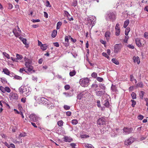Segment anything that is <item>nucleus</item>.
Returning <instances> with one entry per match:
<instances>
[{"mask_svg":"<svg viewBox=\"0 0 148 148\" xmlns=\"http://www.w3.org/2000/svg\"><path fill=\"white\" fill-rule=\"evenodd\" d=\"M34 98L36 100L38 101L39 103L45 105L49 109H51L54 107V106L52 103L44 98L40 97L37 99V97H35Z\"/></svg>","mask_w":148,"mask_h":148,"instance_id":"f257e3e1","label":"nucleus"},{"mask_svg":"<svg viewBox=\"0 0 148 148\" xmlns=\"http://www.w3.org/2000/svg\"><path fill=\"white\" fill-rule=\"evenodd\" d=\"M20 93L25 96H27L30 94L29 88L24 86H21L18 89Z\"/></svg>","mask_w":148,"mask_h":148,"instance_id":"f03ea898","label":"nucleus"},{"mask_svg":"<svg viewBox=\"0 0 148 148\" xmlns=\"http://www.w3.org/2000/svg\"><path fill=\"white\" fill-rule=\"evenodd\" d=\"M89 79L88 78H82L79 80V84L83 87H85L89 84Z\"/></svg>","mask_w":148,"mask_h":148,"instance_id":"7ed1b4c3","label":"nucleus"},{"mask_svg":"<svg viewBox=\"0 0 148 148\" xmlns=\"http://www.w3.org/2000/svg\"><path fill=\"white\" fill-rule=\"evenodd\" d=\"M96 20V17L94 16H92L87 18V24L89 25H91L92 27L95 24Z\"/></svg>","mask_w":148,"mask_h":148,"instance_id":"20e7f679","label":"nucleus"},{"mask_svg":"<svg viewBox=\"0 0 148 148\" xmlns=\"http://www.w3.org/2000/svg\"><path fill=\"white\" fill-rule=\"evenodd\" d=\"M29 118L31 121L34 122L38 121L41 119L40 117L38 115L34 114H30L29 116Z\"/></svg>","mask_w":148,"mask_h":148,"instance_id":"39448f33","label":"nucleus"},{"mask_svg":"<svg viewBox=\"0 0 148 148\" xmlns=\"http://www.w3.org/2000/svg\"><path fill=\"white\" fill-rule=\"evenodd\" d=\"M9 98L12 100H17L18 99V95L16 93L12 92L10 94Z\"/></svg>","mask_w":148,"mask_h":148,"instance_id":"423d86ee","label":"nucleus"},{"mask_svg":"<svg viewBox=\"0 0 148 148\" xmlns=\"http://www.w3.org/2000/svg\"><path fill=\"white\" fill-rule=\"evenodd\" d=\"M114 52L117 53L119 52L122 48V45L121 44H116L114 46Z\"/></svg>","mask_w":148,"mask_h":148,"instance_id":"0eeeda50","label":"nucleus"},{"mask_svg":"<svg viewBox=\"0 0 148 148\" xmlns=\"http://www.w3.org/2000/svg\"><path fill=\"white\" fill-rule=\"evenodd\" d=\"M135 139L133 137L130 138L126 139L124 142L125 144L127 145H131L134 141Z\"/></svg>","mask_w":148,"mask_h":148,"instance_id":"6e6552de","label":"nucleus"},{"mask_svg":"<svg viewBox=\"0 0 148 148\" xmlns=\"http://www.w3.org/2000/svg\"><path fill=\"white\" fill-rule=\"evenodd\" d=\"M13 32L15 36L17 37L20 36L21 34V31L18 27L17 26V27H16L15 29H13Z\"/></svg>","mask_w":148,"mask_h":148,"instance_id":"1a4fd4ad","label":"nucleus"},{"mask_svg":"<svg viewBox=\"0 0 148 148\" xmlns=\"http://www.w3.org/2000/svg\"><path fill=\"white\" fill-rule=\"evenodd\" d=\"M24 61L25 62V64L26 67H28L32 66V60L29 59L25 58H24Z\"/></svg>","mask_w":148,"mask_h":148,"instance_id":"9d476101","label":"nucleus"},{"mask_svg":"<svg viewBox=\"0 0 148 148\" xmlns=\"http://www.w3.org/2000/svg\"><path fill=\"white\" fill-rule=\"evenodd\" d=\"M0 90L3 93H5L6 92L10 93L11 91L9 87L7 86L4 87L2 86H0Z\"/></svg>","mask_w":148,"mask_h":148,"instance_id":"9b49d317","label":"nucleus"},{"mask_svg":"<svg viewBox=\"0 0 148 148\" xmlns=\"http://www.w3.org/2000/svg\"><path fill=\"white\" fill-rule=\"evenodd\" d=\"M108 16L109 19L112 21H114L116 19V15L115 12H110L108 14Z\"/></svg>","mask_w":148,"mask_h":148,"instance_id":"f8f14e48","label":"nucleus"},{"mask_svg":"<svg viewBox=\"0 0 148 148\" xmlns=\"http://www.w3.org/2000/svg\"><path fill=\"white\" fill-rule=\"evenodd\" d=\"M119 26V24L118 23L116 24L115 27V35L116 36H118L120 34V30Z\"/></svg>","mask_w":148,"mask_h":148,"instance_id":"ddd939ff","label":"nucleus"},{"mask_svg":"<svg viewBox=\"0 0 148 148\" xmlns=\"http://www.w3.org/2000/svg\"><path fill=\"white\" fill-rule=\"evenodd\" d=\"M98 90L99 89H98L97 88L95 89V91H96V94L98 96H101L105 92V90L98 91Z\"/></svg>","mask_w":148,"mask_h":148,"instance_id":"4468645a","label":"nucleus"},{"mask_svg":"<svg viewBox=\"0 0 148 148\" xmlns=\"http://www.w3.org/2000/svg\"><path fill=\"white\" fill-rule=\"evenodd\" d=\"M105 119L103 118H100L98 120L97 123L100 125H103L105 123Z\"/></svg>","mask_w":148,"mask_h":148,"instance_id":"2eb2a0df","label":"nucleus"},{"mask_svg":"<svg viewBox=\"0 0 148 148\" xmlns=\"http://www.w3.org/2000/svg\"><path fill=\"white\" fill-rule=\"evenodd\" d=\"M124 132L126 134H128L131 133L133 131L132 128H128L126 127H124L123 129Z\"/></svg>","mask_w":148,"mask_h":148,"instance_id":"dca6fc26","label":"nucleus"},{"mask_svg":"<svg viewBox=\"0 0 148 148\" xmlns=\"http://www.w3.org/2000/svg\"><path fill=\"white\" fill-rule=\"evenodd\" d=\"M27 68V73L28 74H30L35 72L33 70V67L32 66Z\"/></svg>","mask_w":148,"mask_h":148,"instance_id":"f3484780","label":"nucleus"},{"mask_svg":"<svg viewBox=\"0 0 148 148\" xmlns=\"http://www.w3.org/2000/svg\"><path fill=\"white\" fill-rule=\"evenodd\" d=\"M88 94V93L86 92H83L77 96V99L79 100L81 99L82 97H85V96H84V95H87Z\"/></svg>","mask_w":148,"mask_h":148,"instance_id":"a211bd4d","label":"nucleus"},{"mask_svg":"<svg viewBox=\"0 0 148 148\" xmlns=\"http://www.w3.org/2000/svg\"><path fill=\"white\" fill-rule=\"evenodd\" d=\"M111 33L109 31H107L105 33V36L107 41H108L110 38Z\"/></svg>","mask_w":148,"mask_h":148,"instance_id":"6ab92c4d","label":"nucleus"},{"mask_svg":"<svg viewBox=\"0 0 148 148\" xmlns=\"http://www.w3.org/2000/svg\"><path fill=\"white\" fill-rule=\"evenodd\" d=\"M133 59L134 62H136L138 64H139L140 62V59L138 57L134 56L133 58Z\"/></svg>","mask_w":148,"mask_h":148,"instance_id":"aec40b11","label":"nucleus"},{"mask_svg":"<svg viewBox=\"0 0 148 148\" xmlns=\"http://www.w3.org/2000/svg\"><path fill=\"white\" fill-rule=\"evenodd\" d=\"M136 43L138 47H141L142 46V44L141 43L140 39L136 38L135 40Z\"/></svg>","mask_w":148,"mask_h":148,"instance_id":"412c9836","label":"nucleus"},{"mask_svg":"<svg viewBox=\"0 0 148 148\" xmlns=\"http://www.w3.org/2000/svg\"><path fill=\"white\" fill-rule=\"evenodd\" d=\"M3 72H4V73L5 74L7 75L10 76V74H11L10 73L9 70L6 68L4 69H3Z\"/></svg>","mask_w":148,"mask_h":148,"instance_id":"4be33fe9","label":"nucleus"},{"mask_svg":"<svg viewBox=\"0 0 148 148\" xmlns=\"http://www.w3.org/2000/svg\"><path fill=\"white\" fill-rule=\"evenodd\" d=\"M40 48L42 50L44 51L47 49V46L46 44H42L40 46Z\"/></svg>","mask_w":148,"mask_h":148,"instance_id":"5701e85b","label":"nucleus"},{"mask_svg":"<svg viewBox=\"0 0 148 148\" xmlns=\"http://www.w3.org/2000/svg\"><path fill=\"white\" fill-rule=\"evenodd\" d=\"M84 146L87 148H94L92 145L90 144L85 143L84 145Z\"/></svg>","mask_w":148,"mask_h":148,"instance_id":"b1692460","label":"nucleus"},{"mask_svg":"<svg viewBox=\"0 0 148 148\" xmlns=\"http://www.w3.org/2000/svg\"><path fill=\"white\" fill-rule=\"evenodd\" d=\"M64 141L66 142H70L72 141V139L68 137H65L64 138Z\"/></svg>","mask_w":148,"mask_h":148,"instance_id":"393cba45","label":"nucleus"},{"mask_svg":"<svg viewBox=\"0 0 148 148\" xmlns=\"http://www.w3.org/2000/svg\"><path fill=\"white\" fill-rule=\"evenodd\" d=\"M129 23V21L128 20H127L124 23L123 27L126 28Z\"/></svg>","mask_w":148,"mask_h":148,"instance_id":"a878e982","label":"nucleus"},{"mask_svg":"<svg viewBox=\"0 0 148 148\" xmlns=\"http://www.w3.org/2000/svg\"><path fill=\"white\" fill-rule=\"evenodd\" d=\"M57 34V30H54L51 36L52 37L54 38L56 36Z\"/></svg>","mask_w":148,"mask_h":148,"instance_id":"bb28decb","label":"nucleus"},{"mask_svg":"<svg viewBox=\"0 0 148 148\" xmlns=\"http://www.w3.org/2000/svg\"><path fill=\"white\" fill-rule=\"evenodd\" d=\"M62 23L61 22L59 21L57 23V24L56 29H59L60 28V26L62 25Z\"/></svg>","mask_w":148,"mask_h":148,"instance_id":"cd10ccee","label":"nucleus"},{"mask_svg":"<svg viewBox=\"0 0 148 148\" xmlns=\"http://www.w3.org/2000/svg\"><path fill=\"white\" fill-rule=\"evenodd\" d=\"M112 61L113 63H114L116 65H118L119 64L118 61L115 58H112Z\"/></svg>","mask_w":148,"mask_h":148,"instance_id":"c85d7f7f","label":"nucleus"},{"mask_svg":"<svg viewBox=\"0 0 148 148\" xmlns=\"http://www.w3.org/2000/svg\"><path fill=\"white\" fill-rule=\"evenodd\" d=\"M75 74L76 72L75 70H73L70 72L69 75L71 76H73L75 75Z\"/></svg>","mask_w":148,"mask_h":148,"instance_id":"c756f323","label":"nucleus"},{"mask_svg":"<svg viewBox=\"0 0 148 148\" xmlns=\"http://www.w3.org/2000/svg\"><path fill=\"white\" fill-rule=\"evenodd\" d=\"M16 59L17 60H21L22 59L23 57L21 55H20L19 54H17L16 55Z\"/></svg>","mask_w":148,"mask_h":148,"instance_id":"7c9ffc66","label":"nucleus"},{"mask_svg":"<svg viewBox=\"0 0 148 148\" xmlns=\"http://www.w3.org/2000/svg\"><path fill=\"white\" fill-rule=\"evenodd\" d=\"M130 31V29L129 27L127 28L125 30V34L126 36H127L129 33V32Z\"/></svg>","mask_w":148,"mask_h":148,"instance_id":"2f4dec72","label":"nucleus"},{"mask_svg":"<svg viewBox=\"0 0 148 148\" xmlns=\"http://www.w3.org/2000/svg\"><path fill=\"white\" fill-rule=\"evenodd\" d=\"M63 121L62 120H60L58 121L57 124L59 126H61L63 125Z\"/></svg>","mask_w":148,"mask_h":148,"instance_id":"473e14b6","label":"nucleus"},{"mask_svg":"<svg viewBox=\"0 0 148 148\" xmlns=\"http://www.w3.org/2000/svg\"><path fill=\"white\" fill-rule=\"evenodd\" d=\"M99 87L100 88L102 89L103 90H105L106 89V87L104 84H100L99 85Z\"/></svg>","mask_w":148,"mask_h":148,"instance_id":"72a5a7b5","label":"nucleus"},{"mask_svg":"<svg viewBox=\"0 0 148 148\" xmlns=\"http://www.w3.org/2000/svg\"><path fill=\"white\" fill-rule=\"evenodd\" d=\"M71 123L73 125H76L78 123V121L76 119H73L72 120Z\"/></svg>","mask_w":148,"mask_h":148,"instance_id":"f704fd0d","label":"nucleus"},{"mask_svg":"<svg viewBox=\"0 0 148 148\" xmlns=\"http://www.w3.org/2000/svg\"><path fill=\"white\" fill-rule=\"evenodd\" d=\"M131 95L133 99H136V95L134 92H132L131 94Z\"/></svg>","mask_w":148,"mask_h":148,"instance_id":"c9c22d12","label":"nucleus"},{"mask_svg":"<svg viewBox=\"0 0 148 148\" xmlns=\"http://www.w3.org/2000/svg\"><path fill=\"white\" fill-rule=\"evenodd\" d=\"M109 103L108 100H106L105 101V103L104 105L105 106L107 107H108L109 106Z\"/></svg>","mask_w":148,"mask_h":148,"instance_id":"e433bc0d","label":"nucleus"},{"mask_svg":"<svg viewBox=\"0 0 148 148\" xmlns=\"http://www.w3.org/2000/svg\"><path fill=\"white\" fill-rule=\"evenodd\" d=\"M144 95V92L143 91H141L139 93V96L140 98L143 99V97Z\"/></svg>","mask_w":148,"mask_h":148,"instance_id":"4c0bfd02","label":"nucleus"},{"mask_svg":"<svg viewBox=\"0 0 148 148\" xmlns=\"http://www.w3.org/2000/svg\"><path fill=\"white\" fill-rule=\"evenodd\" d=\"M0 79H1V82L5 84V83H7V81H6V79L5 78L3 77V78H0Z\"/></svg>","mask_w":148,"mask_h":148,"instance_id":"58836bf2","label":"nucleus"},{"mask_svg":"<svg viewBox=\"0 0 148 148\" xmlns=\"http://www.w3.org/2000/svg\"><path fill=\"white\" fill-rule=\"evenodd\" d=\"M102 55L107 58V59L109 58V56L106 53L103 52L102 53Z\"/></svg>","mask_w":148,"mask_h":148,"instance_id":"ea45409f","label":"nucleus"},{"mask_svg":"<svg viewBox=\"0 0 148 148\" xmlns=\"http://www.w3.org/2000/svg\"><path fill=\"white\" fill-rule=\"evenodd\" d=\"M3 54L4 56L8 59L10 58V56L7 53L5 52H3Z\"/></svg>","mask_w":148,"mask_h":148,"instance_id":"a19ab883","label":"nucleus"},{"mask_svg":"<svg viewBox=\"0 0 148 148\" xmlns=\"http://www.w3.org/2000/svg\"><path fill=\"white\" fill-rule=\"evenodd\" d=\"M81 138H85L89 137L88 135L86 134L81 135L80 136Z\"/></svg>","mask_w":148,"mask_h":148,"instance_id":"79ce46f5","label":"nucleus"},{"mask_svg":"<svg viewBox=\"0 0 148 148\" xmlns=\"http://www.w3.org/2000/svg\"><path fill=\"white\" fill-rule=\"evenodd\" d=\"M97 80L99 82H102L103 81V79L100 77H97Z\"/></svg>","mask_w":148,"mask_h":148,"instance_id":"37998d69","label":"nucleus"},{"mask_svg":"<svg viewBox=\"0 0 148 148\" xmlns=\"http://www.w3.org/2000/svg\"><path fill=\"white\" fill-rule=\"evenodd\" d=\"M111 89L114 92L116 91V90L115 86L113 85H112L111 87Z\"/></svg>","mask_w":148,"mask_h":148,"instance_id":"c03bdc74","label":"nucleus"},{"mask_svg":"<svg viewBox=\"0 0 148 148\" xmlns=\"http://www.w3.org/2000/svg\"><path fill=\"white\" fill-rule=\"evenodd\" d=\"M38 79V78L37 77L33 76L32 77V80L34 82H37Z\"/></svg>","mask_w":148,"mask_h":148,"instance_id":"a18cd8bd","label":"nucleus"},{"mask_svg":"<svg viewBox=\"0 0 148 148\" xmlns=\"http://www.w3.org/2000/svg\"><path fill=\"white\" fill-rule=\"evenodd\" d=\"M77 4V1L76 0H75L73 1V2L72 3V5L74 6V7L76 6Z\"/></svg>","mask_w":148,"mask_h":148,"instance_id":"49530a36","label":"nucleus"},{"mask_svg":"<svg viewBox=\"0 0 148 148\" xmlns=\"http://www.w3.org/2000/svg\"><path fill=\"white\" fill-rule=\"evenodd\" d=\"M97 74L95 72L91 74V76L92 77L95 78L97 77Z\"/></svg>","mask_w":148,"mask_h":148,"instance_id":"de8ad7c7","label":"nucleus"},{"mask_svg":"<svg viewBox=\"0 0 148 148\" xmlns=\"http://www.w3.org/2000/svg\"><path fill=\"white\" fill-rule=\"evenodd\" d=\"M131 101L132 103V106L133 107H134L135 105L136 104V102L133 100H132Z\"/></svg>","mask_w":148,"mask_h":148,"instance_id":"09e8293b","label":"nucleus"},{"mask_svg":"<svg viewBox=\"0 0 148 148\" xmlns=\"http://www.w3.org/2000/svg\"><path fill=\"white\" fill-rule=\"evenodd\" d=\"M64 14L66 16H67V17H68V16H70V15L69 13L68 12L66 11H64Z\"/></svg>","mask_w":148,"mask_h":148,"instance_id":"8fccbe9b","label":"nucleus"},{"mask_svg":"<svg viewBox=\"0 0 148 148\" xmlns=\"http://www.w3.org/2000/svg\"><path fill=\"white\" fill-rule=\"evenodd\" d=\"M64 108L66 110H69L70 108V107L67 105H64Z\"/></svg>","mask_w":148,"mask_h":148,"instance_id":"3c124183","label":"nucleus"},{"mask_svg":"<svg viewBox=\"0 0 148 148\" xmlns=\"http://www.w3.org/2000/svg\"><path fill=\"white\" fill-rule=\"evenodd\" d=\"M137 86H138L139 87H142L143 86V83L142 82H140V83H138L137 84Z\"/></svg>","mask_w":148,"mask_h":148,"instance_id":"603ef678","label":"nucleus"},{"mask_svg":"<svg viewBox=\"0 0 148 148\" xmlns=\"http://www.w3.org/2000/svg\"><path fill=\"white\" fill-rule=\"evenodd\" d=\"M26 136V134L25 133H21L19 135V136L20 137H24Z\"/></svg>","mask_w":148,"mask_h":148,"instance_id":"864d4df0","label":"nucleus"},{"mask_svg":"<svg viewBox=\"0 0 148 148\" xmlns=\"http://www.w3.org/2000/svg\"><path fill=\"white\" fill-rule=\"evenodd\" d=\"M70 88V86L69 85H66L64 86V88L66 90H69Z\"/></svg>","mask_w":148,"mask_h":148,"instance_id":"5fc2aeb1","label":"nucleus"},{"mask_svg":"<svg viewBox=\"0 0 148 148\" xmlns=\"http://www.w3.org/2000/svg\"><path fill=\"white\" fill-rule=\"evenodd\" d=\"M144 36L145 38H148V32H145L144 34Z\"/></svg>","mask_w":148,"mask_h":148,"instance_id":"6e6d98bb","label":"nucleus"},{"mask_svg":"<svg viewBox=\"0 0 148 148\" xmlns=\"http://www.w3.org/2000/svg\"><path fill=\"white\" fill-rule=\"evenodd\" d=\"M143 116L142 115H139L138 116V119L140 120H142L143 118Z\"/></svg>","mask_w":148,"mask_h":148,"instance_id":"4d7b16f0","label":"nucleus"},{"mask_svg":"<svg viewBox=\"0 0 148 148\" xmlns=\"http://www.w3.org/2000/svg\"><path fill=\"white\" fill-rule=\"evenodd\" d=\"M46 6L48 7H51V5H50V3L48 1H47L46 2Z\"/></svg>","mask_w":148,"mask_h":148,"instance_id":"13d9d810","label":"nucleus"},{"mask_svg":"<svg viewBox=\"0 0 148 148\" xmlns=\"http://www.w3.org/2000/svg\"><path fill=\"white\" fill-rule=\"evenodd\" d=\"M18 107L19 109L20 110H22V108L20 104H19L18 105Z\"/></svg>","mask_w":148,"mask_h":148,"instance_id":"bf43d9fd","label":"nucleus"},{"mask_svg":"<svg viewBox=\"0 0 148 148\" xmlns=\"http://www.w3.org/2000/svg\"><path fill=\"white\" fill-rule=\"evenodd\" d=\"M53 44L54 46L57 47H58L59 46V43L57 42H54L53 43Z\"/></svg>","mask_w":148,"mask_h":148,"instance_id":"052dcab7","label":"nucleus"},{"mask_svg":"<svg viewBox=\"0 0 148 148\" xmlns=\"http://www.w3.org/2000/svg\"><path fill=\"white\" fill-rule=\"evenodd\" d=\"M14 112L15 113L17 114H20V113L21 112V111H20V112L18 111L16 109H14Z\"/></svg>","mask_w":148,"mask_h":148,"instance_id":"680f3d73","label":"nucleus"},{"mask_svg":"<svg viewBox=\"0 0 148 148\" xmlns=\"http://www.w3.org/2000/svg\"><path fill=\"white\" fill-rule=\"evenodd\" d=\"M40 21V20L39 19H33L32 20V22L33 23H35V22H39Z\"/></svg>","mask_w":148,"mask_h":148,"instance_id":"e2e57ef3","label":"nucleus"},{"mask_svg":"<svg viewBox=\"0 0 148 148\" xmlns=\"http://www.w3.org/2000/svg\"><path fill=\"white\" fill-rule=\"evenodd\" d=\"M98 86V85L96 84H93L92 86V87H93L95 88H97Z\"/></svg>","mask_w":148,"mask_h":148,"instance_id":"0e129e2a","label":"nucleus"},{"mask_svg":"<svg viewBox=\"0 0 148 148\" xmlns=\"http://www.w3.org/2000/svg\"><path fill=\"white\" fill-rule=\"evenodd\" d=\"M44 16L46 18H47L48 17V15L47 13L45 12H44Z\"/></svg>","mask_w":148,"mask_h":148,"instance_id":"69168bd1","label":"nucleus"},{"mask_svg":"<svg viewBox=\"0 0 148 148\" xmlns=\"http://www.w3.org/2000/svg\"><path fill=\"white\" fill-rule=\"evenodd\" d=\"M15 78L17 79H21L22 77H21L18 76H16Z\"/></svg>","mask_w":148,"mask_h":148,"instance_id":"338daca9","label":"nucleus"},{"mask_svg":"<svg viewBox=\"0 0 148 148\" xmlns=\"http://www.w3.org/2000/svg\"><path fill=\"white\" fill-rule=\"evenodd\" d=\"M26 39L25 38H24L23 39L22 41L23 42V43L25 45H26L27 44L26 42Z\"/></svg>","mask_w":148,"mask_h":148,"instance_id":"774afa93","label":"nucleus"}]
</instances>
